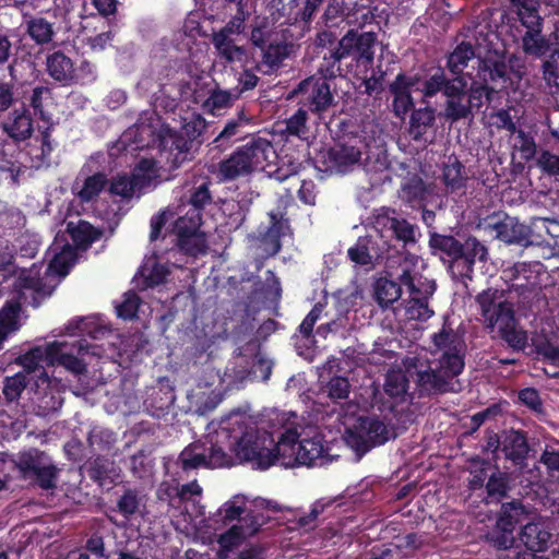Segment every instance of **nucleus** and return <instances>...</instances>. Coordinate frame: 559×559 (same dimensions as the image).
<instances>
[{
    "label": "nucleus",
    "mask_w": 559,
    "mask_h": 559,
    "mask_svg": "<svg viewBox=\"0 0 559 559\" xmlns=\"http://www.w3.org/2000/svg\"><path fill=\"white\" fill-rule=\"evenodd\" d=\"M431 341L436 346V359L425 370L416 371L415 383L419 395L460 392L462 384L457 378L465 369L467 349L463 335L454 331L445 318Z\"/></svg>",
    "instance_id": "nucleus-1"
},
{
    "label": "nucleus",
    "mask_w": 559,
    "mask_h": 559,
    "mask_svg": "<svg viewBox=\"0 0 559 559\" xmlns=\"http://www.w3.org/2000/svg\"><path fill=\"white\" fill-rule=\"evenodd\" d=\"M523 294V285L512 284L507 297L503 290L497 288L483 290L476 297L487 326L497 328L501 338L515 350L524 349V330L518 329L519 321L515 317L516 310L521 309Z\"/></svg>",
    "instance_id": "nucleus-2"
},
{
    "label": "nucleus",
    "mask_w": 559,
    "mask_h": 559,
    "mask_svg": "<svg viewBox=\"0 0 559 559\" xmlns=\"http://www.w3.org/2000/svg\"><path fill=\"white\" fill-rule=\"evenodd\" d=\"M428 246L433 255L449 262L454 276L472 280L475 263L488 260V248L475 236H467L463 241L453 235L429 231Z\"/></svg>",
    "instance_id": "nucleus-3"
},
{
    "label": "nucleus",
    "mask_w": 559,
    "mask_h": 559,
    "mask_svg": "<svg viewBox=\"0 0 559 559\" xmlns=\"http://www.w3.org/2000/svg\"><path fill=\"white\" fill-rule=\"evenodd\" d=\"M377 40L378 36L374 32L359 33L357 29L349 28L341 37L335 49L322 53V61L313 74L331 82H334L337 78H344L345 71L342 61L348 57L365 67L371 66L374 59Z\"/></svg>",
    "instance_id": "nucleus-4"
},
{
    "label": "nucleus",
    "mask_w": 559,
    "mask_h": 559,
    "mask_svg": "<svg viewBox=\"0 0 559 559\" xmlns=\"http://www.w3.org/2000/svg\"><path fill=\"white\" fill-rule=\"evenodd\" d=\"M466 87L467 81L464 76L449 78L444 68H432L419 90L423 95L421 103H428L441 93L445 97L442 116L447 120L456 122L472 118L471 99L466 98Z\"/></svg>",
    "instance_id": "nucleus-5"
},
{
    "label": "nucleus",
    "mask_w": 559,
    "mask_h": 559,
    "mask_svg": "<svg viewBox=\"0 0 559 559\" xmlns=\"http://www.w3.org/2000/svg\"><path fill=\"white\" fill-rule=\"evenodd\" d=\"M205 128V119L199 114H192L189 119H185L179 130L168 128L162 133L159 158L165 162L168 170H176L194 158V153L203 143Z\"/></svg>",
    "instance_id": "nucleus-6"
},
{
    "label": "nucleus",
    "mask_w": 559,
    "mask_h": 559,
    "mask_svg": "<svg viewBox=\"0 0 559 559\" xmlns=\"http://www.w3.org/2000/svg\"><path fill=\"white\" fill-rule=\"evenodd\" d=\"M271 148L272 144L269 140L252 135L219 160L217 177L223 182H229L263 169Z\"/></svg>",
    "instance_id": "nucleus-7"
},
{
    "label": "nucleus",
    "mask_w": 559,
    "mask_h": 559,
    "mask_svg": "<svg viewBox=\"0 0 559 559\" xmlns=\"http://www.w3.org/2000/svg\"><path fill=\"white\" fill-rule=\"evenodd\" d=\"M418 257L412 255L404 259L403 270L393 276L401 281L409 294V300L406 306V314L411 320L427 321L433 316V310L429 307V298L437 289L436 282L424 277L418 271Z\"/></svg>",
    "instance_id": "nucleus-8"
},
{
    "label": "nucleus",
    "mask_w": 559,
    "mask_h": 559,
    "mask_svg": "<svg viewBox=\"0 0 559 559\" xmlns=\"http://www.w3.org/2000/svg\"><path fill=\"white\" fill-rule=\"evenodd\" d=\"M273 445L272 433L255 427H246L240 436H233L229 443L234 465L247 463L253 469L265 471L274 465Z\"/></svg>",
    "instance_id": "nucleus-9"
},
{
    "label": "nucleus",
    "mask_w": 559,
    "mask_h": 559,
    "mask_svg": "<svg viewBox=\"0 0 559 559\" xmlns=\"http://www.w3.org/2000/svg\"><path fill=\"white\" fill-rule=\"evenodd\" d=\"M530 1L526 0V56L548 57L542 64L544 78L558 84L559 49L550 39L554 33L548 36L543 34L544 19L535 8L530 7Z\"/></svg>",
    "instance_id": "nucleus-10"
},
{
    "label": "nucleus",
    "mask_w": 559,
    "mask_h": 559,
    "mask_svg": "<svg viewBox=\"0 0 559 559\" xmlns=\"http://www.w3.org/2000/svg\"><path fill=\"white\" fill-rule=\"evenodd\" d=\"M333 88H335L334 82L312 74L297 84L290 92L289 98L296 97L297 104L310 110L313 122L319 124L337 105Z\"/></svg>",
    "instance_id": "nucleus-11"
},
{
    "label": "nucleus",
    "mask_w": 559,
    "mask_h": 559,
    "mask_svg": "<svg viewBox=\"0 0 559 559\" xmlns=\"http://www.w3.org/2000/svg\"><path fill=\"white\" fill-rule=\"evenodd\" d=\"M251 44L261 52V60H253V69L264 75L276 73L290 53L294 45L286 40L285 36L278 38L266 27H254L250 35Z\"/></svg>",
    "instance_id": "nucleus-12"
},
{
    "label": "nucleus",
    "mask_w": 559,
    "mask_h": 559,
    "mask_svg": "<svg viewBox=\"0 0 559 559\" xmlns=\"http://www.w3.org/2000/svg\"><path fill=\"white\" fill-rule=\"evenodd\" d=\"M174 465L176 475L189 474L199 468H221L234 466L233 456L222 447L212 442L194 441L188 444L178 455Z\"/></svg>",
    "instance_id": "nucleus-13"
},
{
    "label": "nucleus",
    "mask_w": 559,
    "mask_h": 559,
    "mask_svg": "<svg viewBox=\"0 0 559 559\" xmlns=\"http://www.w3.org/2000/svg\"><path fill=\"white\" fill-rule=\"evenodd\" d=\"M388 440V427L376 416L359 417L354 427L347 429L345 435L347 445L354 450L358 459Z\"/></svg>",
    "instance_id": "nucleus-14"
},
{
    "label": "nucleus",
    "mask_w": 559,
    "mask_h": 559,
    "mask_svg": "<svg viewBox=\"0 0 559 559\" xmlns=\"http://www.w3.org/2000/svg\"><path fill=\"white\" fill-rule=\"evenodd\" d=\"M478 227L504 243H520L524 239V225L503 211L479 218Z\"/></svg>",
    "instance_id": "nucleus-15"
},
{
    "label": "nucleus",
    "mask_w": 559,
    "mask_h": 559,
    "mask_svg": "<svg viewBox=\"0 0 559 559\" xmlns=\"http://www.w3.org/2000/svg\"><path fill=\"white\" fill-rule=\"evenodd\" d=\"M86 340L73 342L70 346L53 342L46 346V360L50 364L57 362L67 370L79 376L86 372V362L80 358L88 352Z\"/></svg>",
    "instance_id": "nucleus-16"
},
{
    "label": "nucleus",
    "mask_w": 559,
    "mask_h": 559,
    "mask_svg": "<svg viewBox=\"0 0 559 559\" xmlns=\"http://www.w3.org/2000/svg\"><path fill=\"white\" fill-rule=\"evenodd\" d=\"M202 222L178 217L174 224L177 246L185 254L199 257L206 254L209 246L205 234L200 230Z\"/></svg>",
    "instance_id": "nucleus-17"
},
{
    "label": "nucleus",
    "mask_w": 559,
    "mask_h": 559,
    "mask_svg": "<svg viewBox=\"0 0 559 559\" xmlns=\"http://www.w3.org/2000/svg\"><path fill=\"white\" fill-rule=\"evenodd\" d=\"M512 511L518 514L524 513V504L521 500H513L502 504V512L491 533V539L499 549L518 548L516 538L513 535L518 520Z\"/></svg>",
    "instance_id": "nucleus-18"
},
{
    "label": "nucleus",
    "mask_w": 559,
    "mask_h": 559,
    "mask_svg": "<svg viewBox=\"0 0 559 559\" xmlns=\"http://www.w3.org/2000/svg\"><path fill=\"white\" fill-rule=\"evenodd\" d=\"M420 81L418 74L407 75L405 72H400L395 79L389 84L388 90L392 95V112L401 119L414 108V98L412 90Z\"/></svg>",
    "instance_id": "nucleus-19"
},
{
    "label": "nucleus",
    "mask_w": 559,
    "mask_h": 559,
    "mask_svg": "<svg viewBox=\"0 0 559 559\" xmlns=\"http://www.w3.org/2000/svg\"><path fill=\"white\" fill-rule=\"evenodd\" d=\"M238 524L233 525L219 537V544L226 549L239 546L247 537L253 536L264 524V516L253 510L247 511Z\"/></svg>",
    "instance_id": "nucleus-20"
},
{
    "label": "nucleus",
    "mask_w": 559,
    "mask_h": 559,
    "mask_svg": "<svg viewBox=\"0 0 559 559\" xmlns=\"http://www.w3.org/2000/svg\"><path fill=\"white\" fill-rule=\"evenodd\" d=\"M413 254L403 255L400 258L397 266L388 264L385 276L380 277L374 283V299L381 308H388L393 305L402 295L404 284L393 276L394 272L403 270L404 259Z\"/></svg>",
    "instance_id": "nucleus-21"
},
{
    "label": "nucleus",
    "mask_w": 559,
    "mask_h": 559,
    "mask_svg": "<svg viewBox=\"0 0 559 559\" xmlns=\"http://www.w3.org/2000/svg\"><path fill=\"white\" fill-rule=\"evenodd\" d=\"M476 78V81L488 85L495 92L507 88L510 81L506 61L497 56H487L479 60Z\"/></svg>",
    "instance_id": "nucleus-22"
},
{
    "label": "nucleus",
    "mask_w": 559,
    "mask_h": 559,
    "mask_svg": "<svg viewBox=\"0 0 559 559\" xmlns=\"http://www.w3.org/2000/svg\"><path fill=\"white\" fill-rule=\"evenodd\" d=\"M395 211L389 207H382L380 213L374 216V227L377 229H388L392 236L402 241L404 246L416 243L417 227L405 218L391 216Z\"/></svg>",
    "instance_id": "nucleus-23"
},
{
    "label": "nucleus",
    "mask_w": 559,
    "mask_h": 559,
    "mask_svg": "<svg viewBox=\"0 0 559 559\" xmlns=\"http://www.w3.org/2000/svg\"><path fill=\"white\" fill-rule=\"evenodd\" d=\"M211 41L223 66L239 63L241 67H247L249 64L250 52L243 45H239L236 38H226L223 33H213Z\"/></svg>",
    "instance_id": "nucleus-24"
},
{
    "label": "nucleus",
    "mask_w": 559,
    "mask_h": 559,
    "mask_svg": "<svg viewBox=\"0 0 559 559\" xmlns=\"http://www.w3.org/2000/svg\"><path fill=\"white\" fill-rule=\"evenodd\" d=\"M211 186L210 177H201L192 182L187 191V203L190 207L181 217L202 222L204 209L213 203Z\"/></svg>",
    "instance_id": "nucleus-25"
},
{
    "label": "nucleus",
    "mask_w": 559,
    "mask_h": 559,
    "mask_svg": "<svg viewBox=\"0 0 559 559\" xmlns=\"http://www.w3.org/2000/svg\"><path fill=\"white\" fill-rule=\"evenodd\" d=\"M382 245L372 236L359 237L356 243L347 251V255L352 262L358 265H373L384 258V246L386 241L382 240Z\"/></svg>",
    "instance_id": "nucleus-26"
},
{
    "label": "nucleus",
    "mask_w": 559,
    "mask_h": 559,
    "mask_svg": "<svg viewBox=\"0 0 559 559\" xmlns=\"http://www.w3.org/2000/svg\"><path fill=\"white\" fill-rule=\"evenodd\" d=\"M46 71L60 86L75 85V63L61 50H56L47 56Z\"/></svg>",
    "instance_id": "nucleus-27"
},
{
    "label": "nucleus",
    "mask_w": 559,
    "mask_h": 559,
    "mask_svg": "<svg viewBox=\"0 0 559 559\" xmlns=\"http://www.w3.org/2000/svg\"><path fill=\"white\" fill-rule=\"evenodd\" d=\"M360 144L361 140L357 136L342 138L330 147L328 156L338 168L352 166L360 160Z\"/></svg>",
    "instance_id": "nucleus-28"
},
{
    "label": "nucleus",
    "mask_w": 559,
    "mask_h": 559,
    "mask_svg": "<svg viewBox=\"0 0 559 559\" xmlns=\"http://www.w3.org/2000/svg\"><path fill=\"white\" fill-rule=\"evenodd\" d=\"M67 233L69 234L74 250L86 251L91 246L99 240L104 230L102 228L94 227L91 223L84 219H79L76 223L68 222Z\"/></svg>",
    "instance_id": "nucleus-29"
},
{
    "label": "nucleus",
    "mask_w": 559,
    "mask_h": 559,
    "mask_svg": "<svg viewBox=\"0 0 559 559\" xmlns=\"http://www.w3.org/2000/svg\"><path fill=\"white\" fill-rule=\"evenodd\" d=\"M3 130L15 142L29 139L34 131L29 110L25 106L14 109L3 123Z\"/></svg>",
    "instance_id": "nucleus-30"
},
{
    "label": "nucleus",
    "mask_w": 559,
    "mask_h": 559,
    "mask_svg": "<svg viewBox=\"0 0 559 559\" xmlns=\"http://www.w3.org/2000/svg\"><path fill=\"white\" fill-rule=\"evenodd\" d=\"M299 435L295 429H287L277 441L274 440L272 454L274 455V465L280 464L284 467L297 466V439Z\"/></svg>",
    "instance_id": "nucleus-31"
},
{
    "label": "nucleus",
    "mask_w": 559,
    "mask_h": 559,
    "mask_svg": "<svg viewBox=\"0 0 559 559\" xmlns=\"http://www.w3.org/2000/svg\"><path fill=\"white\" fill-rule=\"evenodd\" d=\"M253 134L242 130V122L227 120L222 131L211 142V151L224 153L240 141L247 142Z\"/></svg>",
    "instance_id": "nucleus-32"
},
{
    "label": "nucleus",
    "mask_w": 559,
    "mask_h": 559,
    "mask_svg": "<svg viewBox=\"0 0 559 559\" xmlns=\"http://www.w3.org/2000/svg\"><path fill=\"white\" fill-rule=\"evenodd\" d=\"M324 451L323 436L317 432L311 438L297 439V454L294 460H297V466H312L322 457Z\"/></svg>",
    "instance_id": "nucleus-33"
},
{
    "label": "nucleus",
    "mask_w": 559,
    "mask_h": 559,
    "mask_svg": "<svg viewBox=\"0 0 559 559\" xmlns=\"http://www.w3.org/2000/svg\"><path fill=\"white\" fill-rule=\"evenodd\" d=\"M436 109L426 106L424 108L412 109L409 117V135L414 141L423 140L428 129L435 124Z\"/></svg>",
    "instance_id": "nucleus-34"
},
{
    "label": "nucleus",
    "mask_w": 559,
    "mask_h": 559,
    "mask_svg": "<svg viewBox=\"0 0 559 559\" xmlns=\"http://www.w3.org/2000/svg\"><path fill=\"white\" fill-rule=\"evenodd\" d=\"M46 360L45 349L40 346H34L25 354L17 356L14 362L24 369V373L27 376L32 372L38 371V381L41 383H49V377L46 370L40 366V362Z\"/></svg>",
    "instance_id": "nucleus-35"
},
{
    "label": "nucleus",
    "mask_w": 559,
    "mask_h": 559,
    "mask_svg": "<svg viewBox=\"0 0 559 559\" xmlns=\"http://www.w3.org/2000/svg\"><path fill=\"white\" fill-rule=\"evenodd\" d=\"M474 57V46L468 41H462L448 55L445 68L452 76H464L463 72Z\"/></svg>",
    "instance_id": "nucleus-36"
},
{
    "label": "nucleus",
    "mask_w": 559,
    "mask_h": 559,
    "mask_svg": "<svg viewBox=\"0 0 559 559\" xmlns=\"http://www.w3.org/2000/svg\"><path fill=\"white\" fill-rule=\"evenodd\" d=\"M533 520L531 511L526 507V551L543 552L548 548L552 535L550 532L539 528V525Z\"/></svg>",
    "instance_id": "nucleus-37"
},
{
    "label": "nucleus",
    "mask_w": 559,
    "mask_h": 559,
    "mask_svg": "<svg viewBox=\"0 0 559 559\" xmlns=\"http://www.w3.org/2000/svg\"><path fill=\"white\" fill-rule=\"evenodd\" d=\"M50 461V457L44 451L33 448L20 453L16 467L23 478H31L33 473L45 466Z\"/></svg>",
    "instance_id": "nucleus-38"
},
{
    "label": "nucleus",
    "mask_w": 559,
    "mask_h": 559,
    "mask_svg": "<svg viewBox=\"0 0 559 559\" xmlns=\"http://www.w3.org/2000/svg\"><path fill=\"white\" fill-rule=\"evenodd\" d=\"M310 117H312L310 110L305 106L298 105V109L285 119V132L288 135L307 140L310 134Z\"/></svg>",
    "instance_id": "nucleus-39"
},
{
    "label": "nucleus",
    "mask_w": 559,
    "mask_h": 559,
    "mask_svg": "<svg viewBox=\"0 0 559 559\" xmlns=\"http://www.w3.org/2000/svg\"><path fill=\"white\" fill-rule=\"evenodd\" d=\"M20 311V304L12 301H7L0 309V350L9 334L19 329Z\"/></svg>",
    "instance_id": "nucleus-40"
},
{
    "label": "nucleus",
    "mask_w": 559,
    "mask_h": 559,
    "mask_svg": "<svg viewBox=\"0 0 559 559\" xmlns=\"http://www.w3.org/2000/svg\"><path fill=\"white\" fill-rule=\"evenodd\" d=\"M442 180L447 189L451 192L465 188L467 180L465 167L456 157H454L453 160L449 158V163L444 164Z\"/></svg>",
    "instance_id": "nucleus-41"
},
{
    "label": "nucleus",
    "mask_w": 559,
    "mask_h": 559,
    "mask_svg": "<svg viewBox=\"0 0 559 559\" xmlns=\"http://www.w3.org/2000/svg\"><path fill=\"white\" fill-rule=\"evenodd\" d=\"M501 445L508 460L520 467L524 466V432L510 431L504 436Z\"/></svg>",
    "instance_id": "nucleus-42"
},
{
    "label": "nucleus",
    "mask_w": 559,
    "mask_h": 559,
    "mask_svg": "<svg viewBox=\"0 0 559 559\" xmlns=\"http://www.w3.org/2000/svg\"><path fill=\"white\" fill-rule=\"evenodd\" d=\"M548 217H533L526 225V249L530 247H544L549 245Z\"/></svg>",
    "instance_id": "nucleus-43"
},
{
    "label": "nucleus",
    "mask_w": 559,
    "mask_h": 559,
    "mask_svg": "<svg viewBox=\"0 0 559 559\" xmlns=\"http://www.w3.org/2000/svg\"><path fill=\"white\" fill-rule=\"evenodd\" d=\"M26 32L37 45L49 44L55 36L52 23L45 17H31L26 21Z\"/></svg>",
    "instance_id": "nucleus-44"
},
{
    "label": "nucleus",
    "mask_w": 559,
    "mask_h": 559,
    "mask_svg": "<svg viewBox=\"0 0 559 559\" xmlns=\"http://www.w3.org/2000/svg\"><path fill=\"white\" fill-rule=\"evenodd\" d=\"M324 0H290L295 3L296 11L290 20L295 23H302V29H310V24L323 4Z\"/></svg>",
    "instance_id": "nucleus-45"
},
{
    "label": "nucleus",
    "mask_w": 559,
    "mask_h": 559,
    "mask_svg": "<svg viewBox=\"0 0 559 559\" xmlns=\"http://www.w3.org/2000/svg\"><path fill=\"white\" fill-rule=\"evenodd\" d=\"M511 12L503 15L506 24L509 26V32L516 41L524 43V0H509Z\"/></svg>",
    "instance_id": "nucleus-46"
},
{
    "label": "nucleus",
    "mask_w": 559,
    "mask_h": 559,
    "mask_svg": "<svg viewBox=\"0 0 559 559\" xmlns=\"http://www.w3.org/2000/svg\"><path fill=\"white\" fill-rule=\"evenodd\" d=\"M107 185V176L100 171L95 173L94 175L85 178L78 197L82 202H91L100 194Z\"/></svg>",
    "instance_id": "nucleus-47"
},
{
    "label": "nucleus",
    "mask_w": 559,
    "mask_h": 559,
    "mask_svg": "<svg viewBox=\"0 0 559 559\" xmlns=\"http://www.w3.org/2000/svg\"><path fill=\"white\" fill-rule=\"evenodd\" d=\"M76 261L74 248L67 243L59 253H56L49 263V270L59 276H66L73 267Z\"/></svg>",
    "instance_id": "nucleus-48"
},
{
    "label": "nucleus",
    "mask_w": 559,
    "mask_h": 559,
    "mask_svg": "<svg viewBox=\"0 0 559 559\" xmlns=\"http://www.w3.org/2000/svg\"><path fill=\"white\" fill-rule=\"evenodd\" d=\"M59 473L60 469L50 461L33 473L29 479L43 490H52L57 488Z\"/></svg>",
    "instance_id": "nucleus-49"
},
{
    "label": "nucleus",
    "mask_w": 559,
    "mask_h": 559,
    "mask_svg": "<svg viewBox=\"0 0 559 559\" xmlns=\"http://www.w3.org/2000/svg\"><path fill=\"white\" fill-rule=\"evenodd\" d=\"M354 9L355 4L352 0H333L325 9L322 17L326 26H333L335 25L333 22L335 19L343 17L347 21L348 16H353L350 12Z\"/></svg>",
    "instance_id": "nucleus-50"
},
{
    "label": "nucleus",
    "mask_w": 559,
    "mask_h": 559,
    "mask_svg": "<svg viewBox=\"0 0 559 559\" xmlns=\"http://www.w3.org/2000/svg\"><path fill=\"white\" fill-rule=\"evenodd\" d=\"M408 379L402 370L389 371L385 376L384 392L391 397H401L407 392Z\"/></svg>",
    "instance_id": "nucleus-51"
},
{
    "label": "nucleus",
    "mask_w": 559,
    "mask_h": 559,
    "mask_svg": "<svg viewBox=\"0 0 559 559\" xmlns=\"http://www.w3.org/2000/svg\"><path fill=\"white\" fill-rule=\"evenodd\" d=\"M28 383V377L22 371L12 377H7L2 390L4 399L8 402L16 401Z\"/></svg>",
    "instance_id": "nucleus-52"
},
{
    "label": "nucleus",
    "mask_w": 559,
    "mask_h": 559,
    "mask_svg": "<svg viewBox=\"0 0 559 559\" xmlns=\"http://www.w3.org/2000/svg\"><path fill=\"white\" fill-rule=\"evenodd\" d=\"M238 98L239 92H236L235 90L223 91L221 88H215L211 92L210 96L205 100V106L209 107L212 111L221 110L230 107L233 103Z\"/></svg>",
    "instance_id": "nucleus-53"
},
{
    "label": "nucleus",
    "mask_w": 559,
    "mask_h": 559,
    "mask_svg": "<svg viewBox=\"0 0 559 559\" xmlns=\"http://www.w3.org/2000/svg\"><path fill=\"white\" fill-rule=\"evenodd\" d=\"M548 277V273L543 263L538 261L526 262V292L542 289L544 278Z\"/></svg>",
    "instance_id": "nucleus-54"
},
{
    "label": "nucleus",
    "mask_w": 559,
    "mask_h": 559,
    "mask_svg": "<svg viewBox=\"0 0 559 559\" xmlns=\"http://www.w3.org/2000/svg\"><path fill=\"white\" fill-rule=\"evenodd\" d=\"M140 499L135 489L128 488L117 501V510L127 520L131 519L139 510Z\"/></svg>",
    "instance_id": "nucleus-55"
},
{
    "label": "nucleus",
    "mask_w": 559,
    "mask_h": 559,
    "mask_svg": "<svg viewBox=\"0 0 559 559\" xmlns=\"http://www.w3.org/2000/svg\"><path fill=\"white\" fill-rule=\"evenodd\" d=\"M355 9L350 12L353 16H348L347 22L355 24L362 28L367 24H370L374 20L373 10L370 8V3H364L362 1H354Z\"/></svg>",
    "instance_id": "nucleus-56"
},
{
    "label": "nucleus",
    "mask_w": 559,
    "mask_h": 559,
    "mask_svg": "<svg viewBox=\"0 0 559 559\" xmlns=\"http://www.w3.org/2000/svg\"><path fill=\"white\" fill-rule=\"evenodd\" d=\"M141 304L140 297L133 293L124 294V299L116 307L117 316L123 320H132L136 317Z\"/></svg>",
    "instance_id": "nucleus-57"
},
{
    "label": "nucleus",
    "mask_w": 559,
    "mask_h": 559,
    "mask_svg": "<svg viewBox=\"0 0 559 559\" xmlns=\"http://www.w3.org/2000/svg\"><path fill=\"white\" fill-rule=\"evenodd\" d=\"M496 93L493 90L489 88L488 85H484L478 81L473 82L471 87L466 88V98L471 99V110L474 108L479 109L483 106V99L487 100L491 99V94Z\"/></svg>",
    "instance_id": "nucleus-58"
},
{
    "label": "nucleus",
    "mask_w": 559,
    "mask_h": 559,
    "mask_svg": "<svg viewBox=\"0 0 559 559\" xmlns=\"http://www.w3.org/2000/svg\"><path fill=\"white\" fill-rule=\"evenodd\" d=\"M384 78L385 72L378 68V74L373 72L369 78H366L361 85L364 86V93L368 96H372L376 99H381L382 94L384 92Z\"/></svg>",
    "instance_id": "nucleus-59"
},
{
    "label": "nucleus",
    "mask_w": 559,
    "mask_h": 559,
    "mask_svg": "<svg viewBox=\"0 0 559 559\" xmlns=\"http://www.w3.org/2000/svg\"><path fill=\"white\" fill-rule=\"evenodd\" d=\"M328 396L333 400H345L349 395L350 384L345 377L335 376L330 379L326 386Z\"/></svg>",
    "instance_id": "nucleus-60"
},
{
    "label": "nucleus",
    "mask_w": 559,
    "mask_h": 559,
    "mask_svg": "<svg viewBox=\"0 0 559 559\" xmlns=\"http://www.w3.org/2000/svg\"><path fill=\"white\" fill-rule=\"evenodd\" d=\"M248 16L247 11H235L231 19L216 33H223L226 38H236L245 31V21Z\"/></svg>",
    "instance_id": "nucleus-61"
},
{
    "label": "nucleus",
    "mask_w": 559,
    "mask_h": 559,
    "mask_svg": "<svg viewBox=\"0 0 559 559\" xmlns=\"http://www.w3.org/2000/svg\"><path fill=\"white\" fill-rule=\"evenodd\" d=\"M340 39L334 31L321 29L317 32L313 46L316 51L321 55L323 50L331 51L338 46Z\"/></svg>",
    "instance_id": "nucleus-62"
},
{
    "label": "nucleus",
    "mask_w": 559,
    "mask_h": 559,
    "mask_svg": "<svg viewBox=\"0 0 559 559\" xmlns=\"http://www.w3.org/2000/svg\"><path fill=\"white\" fill-rule=\"evenodd\" d=\"M108 192L112 195H119L124 199H130L134 194L133 186L129 179V175H117L110 180Z\"/></svg>",
    "instance_id": "nucleus-63"
},
{
    "label": "nucleus",
    "mask_w": 559,
    "mask_h": 559,
    "mask_svg": "<svg viewBox=\"0 0 559 559\" xmlns=\"http://www.w3.org/2000/svg\"><path fill=\"white\" fill-rule=\"evenodd\" d=\"M536 165L544 174L559 177V155L543 151L536 158Z\"/></svg>",
    "instance_id": "nucleus-64"
}]
</instances>
